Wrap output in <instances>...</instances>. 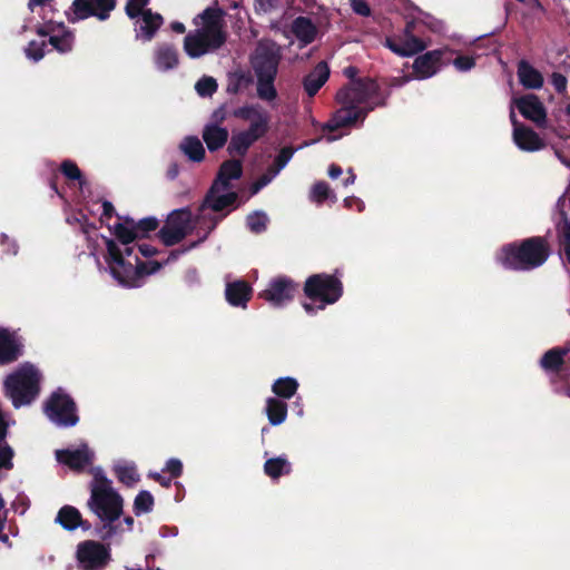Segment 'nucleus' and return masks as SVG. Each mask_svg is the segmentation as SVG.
<instances>
[{
  "mask_svg": "<svg viewBox=\"0 0 570 570\" xmlns=\"http://www.w3.org/2000/svg\"><path fill=\"white\" fill-rule=\"evenodd\" d=\"M92 481L90 482V499L88 508L101 520L99 534L102 540H108L117 534L120 529L115 522L122 514L124 499L111 487V481L105 475L101 468H91Z\"/></svg>",
  "mask_w": 570,
  "mask_h": 570,
  "instance_id": "obj_1",
  "label": "nucleus"
},
{
  "mask_svg": "<svg viewBox=\"0 0 570 570\" xmlns=\"http://www.w3.org/2000/svg\"><path fill=\"white\" fill-rule=\"evenodd\" d=\"M552 254L547 236H531L502 245L495 262L507 271L530 272L543 266Z\"/></svg>",
  "mask_w": 570,
  "mask_h": 570,
  "instance_id": "obj_2",
  "label": "nucleus"
},
{
  "mask_svg": "<svg viewBox=\"0 0 570 570\" xmlns=\"http://www.w3.org/2000/svg\"><path fill=\"white\" fill-rule=\"evenodd\" d=\"M193 23L197 29L189 31L184 38V51L189 58L196 59L214 52L226 43L227 35L219 8H206L194 18Z\"/></svg>",
  "mask_w": 570,
  "mask_h": 570,
  "instance_id": "obj_3",
  "label": "nucleus"
},
{
  "mask_svg": "<svg viewBox=\"0 0 570 570\" xmlns=\"http://www.w3.org/2000/svg\"><path fill=\"white\" fill-rule=\"evenodd\" d=\"M107 254L105 261L112 277L125 287H138L145 276L158 272L163 264L157 261L142 262L135 252L131 257H124L117 250L116 240L104 237Z\"/></svg>",
  "mask_w": 570,
  "mask_h": 570,
  "instance_id": "obj_4",
  "label": "nucleus"
},
{
  "mask_svg": "<svg viewBox=\"0 0 570 570\" xmlns=\"http://www.w3.org/2000/svg\"><path fill=\"white\" fill-rule=\"evenodd\" d=\"M303 292L312 301V303H303V308L307 314L315 315L327 305L336 303L343 296L344 287L337 272L318 273L306 278Z\"/></svg>",
  "mask_w": 570,
  "mask_h": 570,
  "instance_id": "obj_5",
  "label": "nucleus"
},
{
  "mask_svg": "<svg viewBox=\"0 0 570 570\" xmlns=\"http://www.w3.org/2000/svg\"><path fill=\"white\" fill-rule=\"evenodd\" d=\"M3 390L14 407L29 405L39 395L40 373L27 363L7 376Z\"/></svg>",
  "mask_w": 570,
  "mask_h": 570,
  "instance_id": "obj_6",
  "label": "nucleus"
},
{
  "mask_svg": "<svg viewBox=\"0 0 570 570\" xmlns=\"http://www.w3.org/2000/svg\"><path fill=\"white\" fill-rule=\"evenodd\" d=\"M43 412L58 426L70 428L79 422L77 404L62 389L50 394L43 404Z\"/></svg>",
  "mask_w": 570,
  "mask_h": 570,
  "instance_id": "obj_7",
  "label": "nucleus"
},
{
  "mask_svg": "<svg viewBox=\"0 0 570 570\" xmlns=\"http://www.w3.org/2000/svg\"><path fill=\"white\" fill-rule=\"evenodd\" d=\"M380 86L374 79L363 77L341 88L335 98L338 104L367 105L372 99L380 97Z\"/></svg>",
  "mask_w": 570,
  "mask_h": 570,
  "instance_id": "obj_8",
  "label": "nucleus"
},
{
  "mask_svg": "<svg viewBox=\"0 0 570 570\" xmlns=\"http://www.w3.org/2000/svg\"><path fill=\"white\" fill-rule=\"evenodd\" d=\"M191 213L188 208L174 210L159 229L158 237L165 246H174L180 243L189 233Z\"/></svg>",
  "mask_w": 570,
  "mask_h": 570,
  "instance_id": "obj_9",
  "label": "nucleus"
},
{
  "mask_svg": "<svg viewBox=\"0 0 570 570\" xmlns=\"http://www.w3.org/2000/svg\"><path fill=\"white\" fill-rule=\"evenodd\" d=\"M540 367L548 374H552L551 382L557 380L562 383L570 381V347L558 346L543 353L539 361Z\"/></svg>",
  "mask_w": 570,
  "mask_h": 570,
  "instance_id": "obj_10",
  "label": "nucleus"
},
{
  "mask_svg": "<svg viewBox=\"0 0 570 570\" xmlns=\"http://www.w3.org/2000/svg\"><path fill=\"white\" fill-rule=\"evenodd\" d=\"M299 285L287 276L272 278L268 286L259 293V297L274 307H283L298 294Z\"/></svg>",
  "mask_w": 570,
  "mask_h": 570,
  "instance_id": "obj_11",
  "label": "nucleus"
},
{
  "mask_svg": "<svg viewBox=\"0 0 570 570\" xmlns=\"http://www.w3.org/2000/svg\"><path fill=\"white\" fill-rule=\"evenodd\" d=\"M342 107L336 110L332 118L328 120L326 128L330 131H336L341 128H346L355 125L356 122H363L367 117L368 112L374 110L376 106H384L385 99L382 98L373 106H354L352 104H341Z\"/></svg>",
  "mask_w": 570,
  "mask_h": 570,
  "instance_id": "obj_12",
  "label": "nucleus"
},
{
  "mask_svg": "<svg viewBox=\"0 0 570 570\" xmlns=\"http://www.w3.org/2000/svg\"><path fill=\"white\" fill-rule=\"evenodd\" d=\"M77 560L83 570H102L110 561V550L98 541L87 540L78 544Z\"/></svg>",
  "mask_w": 570,
  "mask_h": 570,
  "instance_id": "obj_13",
  "label": "nucleus"
},
{
  "mask_svg": "<svg viewBox=\"0 0 570 570\" xmlns=\"http://www.w3.org/2000/svg\"><path fill=\"white\" fill-rule=\"evenodd\" d=\"M415 21H407L404 28L403 37H386L385 46L400 57H411L422 52L426 43L414 35Z\"/></svg>",
  "mask_w": 570,
  "mask_h": 570,
  "instance_id": "obj_14",
  "label": "nucleus"
},
{
  "mask_svg": "<svg viewBox=\"0 0 570 570\" xmlns=\"http://www.w3.org/2000/svg\"><path fill=\"white\" fill-rule=\"evenodd\" d=\"M281 56L274 48L259 43L252 57L250 63L257 79L276 78Z\"/></svg>",
  "mask_w": 570,
  "mask_h": 570,
  "instance_id": "obj_15",
  "label": "nucleus"
},
{
  "mask_svg": "<svg viewBox=\"0 0 570 570\" xmlns=\"http://www.w3.org/2000/svg\"><path fill=\"white\" fill-rule=\"evenodd\" d=\"M95 454L87 444H82L78 449H62L56 451V460L68 466L70 470L80 473L90 465Z\"/></svg>",
  "mask_w": 570,
  "mask_h": 570,
  "instance_id": "obj_16",
  "label": "nucleus"
},
{
  "mask_svg": "<svg viewBox=\"0 0 570 570\" xmlns=\"http://www.w3.org/2000/svg\"><path fill=\"white\" fill-rule=\"evenodd\" d=\"M446 50L436 49L428 51L415 58L413 72L417 79H428L434 76L448 61L443 60Z\"/></svg>",
  "mask_w": 570,
  "mask_h": 570,
  "instance_id": "obj_17",
  "label": "nucleus"
},
{
  "mask_svg": "<svg viewBox=\"0 0 570 570\" xmlns=\"http://www.w3.org/2000/svg\"><path fill=\"white\" fill-rule=\"evenodd\" d=\"M513 102L525 119L533 121L538 126L546 122L547 111L538 96L528 94L515 98Z\"/></svg>",
  "mask_w": 570,
  "mask_h": 570,
  "instance_id": "obj_18",
  "label": "nucleus"
},
{
  "mask_svg": "<svg viewBox=\"0 0 570 570\" xmlns=\"http://www.w3.org/2000/svg\"><path fill=\"white\" fill-rule=\"evenodd\" d=\"M23 353V344L14 332L0 327V365L16 362Z\"/></svg>",
  "mask_w": 570,
  "mask_h": 570,
  "instance_id": "obj_19",
  "label": "nucleus"
},
{
  "mask_svg": "<svg viewBox=\"0 0 570 570\" xmlns=\"http://www.w3.org/2000/svg\"><path fill=\"white\" fill-rule=\"evenodd\" d=\"M295 149L291 146L283 147L278 155L275 157L273 164L267 168L266 173L259 176L252 185V194L258 193L263 187L268 185L274 177L288 164L292 159Z\"/></svg>",
  "mask_w": 570,
  "mask_h": 570,
  "instance_id": "obj_20",
  "label": "nucleus"
},
{
  "mask_svg": "<svg viewBox=\"0 0 570 570\" xmlns=\"http://www.w3.org/2000/svg\"><path fill=\"white\" fill-rule=\"evenodd\" d=\"M222 190V187L212 185L207 190L198 210L204 212L205 209H212L215 213H219L227 207L234 206L237 203L238 194L236 191H228L226 194L219 195Z\"/></svg>",
  "mask_w": 570,
  "mask_h": 570,
  "instance_id": "obj_21",
  "label": "nucleus"
},
{
  "mask_svg": "<svg viewBox=\"0 0 570 570\" xmlns=\"http://www.w3.org/2000/svg\"><path fill=\"white\" fill-rule=\"evenodd\" d=\"M330 67L326 61H320L304 78L303 87L308 97H314L330 78Z\"/></svg>",
  "mask_w": 570,
  "mask_h": 570,
  "instance_id": "obj_22",
  "label": "nucleus"
},
{
  "mask_svg": "<svg viewBox=\"0 0 570 570\" xmlns=\"http://www.w3.org/2000/svg\"><path fill=\"white\" fill-rule=\"evenodd\" d=\"M154 62L158 70L169 71L178 67L179 53L173 43H158L154 51Z\"/></svg>",
  "mask_w": 570,
  "mask_h": 570,
  "instance_id": "obj_23",
  "label": "nucleus"
},
{
  "mask_svg": "<svg viewBox=\"0 0 570 570\" xmlns=\"http://www.w3.org/2000/svg\"><path fill=\"white\" fill-rule=\"evenodd\" d=\"M114 235L116 239L122 245V248L117 244L118 253L125 257H131L136 252V240H138L137 230L126 226L125 224H115Z\"/></svg>",
  "mask_w": 570,
  "mask_h": 570,
  "instance_id": "obj_24",
  "label": "nucleus"
},
{
  "mask_svg": "<svg viewBox=\"0 0 570 570\" xmlns=\"http://www.w3.org/2000/svg\"><path fill=\"white\" fill-rule=\"evenodd\" d=\"M513 140L524 151H538L546 147L543 139L527 126L513 129Z\"/></svg>",
  "mask_w": 570,
  "mask_h": 570,
  "instance_id": "obj_25",
  "label": "nucleus"
},
{
  "mask_svg": "<svg viewBox=\"0 0 570 570\" xmlns=\"http://www.w3.org/2000/svg\"><path fill=\"white\" fill-rule=\"evenodd\" d=\"M243 175V164L240 159H229L222 163L217 176L212 185L222 187V189L230 188L232 179H239Z\"/></svg>",
  "mask_w": 570,
  "mask_h": 570,
  "instance_id": "obj_26",
  "label": "nucleus"
},
{
  "mask_svg": "<svg viewBox=\"0 0 570 570\" xmlns=\"http://www.w3.org/2000/svg\"><path fill=\"white\" fill-rule=\"evenodd\" d=\"M56 522L68 531L76 530L79 527L89 530L91 527L89 521L83 520L79 510L72 505H63L57 513Z\"/></svg>",
  "mask_w": 570,
  "mask_h": 570,
  "instance_id": "obj_27",
  "label": "nucleus"
},
{
  "mask_svg": "<svg viewBox=\"0 0 570 570\" xmlns=\"http://www.w3.org/2000/svg\"><path fill=\"white\" fill-rule=\"evenodd\" d=\"M517 75L519 82L525 89H541L543 86L542 73L524 59L518 62Z\"/></svg>",
  "mask_w": 570,
  "mask_h": 570,
  "instance_id": "obj_28",
  "label": "nucleus"
},
{
  "mask_svg": "<svg viewBox=\"0 0 570 570\" xmlns=\"http://www.w3.org/2000/svg\"><path fill=\"white\" fill-rule=\"evenodd\" d=\"M202 137L210 153L222 149L228 141L229 132L225 127L215 124L205 125Z\"/></svg>",
  "mask_w": 570,
  "mask_h": 570,
  "instance_id": "obj_29",
  "label": "nucleus"
},
{
  "mask_svg": "<svg viewBox=\"0 0 570 570\" xmlns=\"http://www.w3.org/2000/svg\"><path fill=\"white\" fill-rule=\"evenodd\" d=\"M140 17L141 20L136 37L144 41H150L163 26L164 18L160 13L153 12L150 9H146Z\"/></svg>",
  "mask_w": 570,
  "mask_h": 570,
  "instance_id": "obj_30",
  "label": "nucleus"
},
{
  "mask_svg": "<svg viewBox=\"0 0 570 570\" xmlns=\"http://www.w3.org/2000/svg\"><path fill=\"white\" fill-rule=\"evenodd\" d=\"M225 295L230 305L244 307L252 297V287L245 281L228 283Z\"/></svg>",
  "mask_w": 570,
  "mask_h": 570,
  "instance_id": "obj_31",
  "label": "nucleus"
},
{
  "mask_svg": "<svg viewBox=\"0 0 570 570\" xmlns=\"http://www.w3.org/2000/svg\"><path fill=\"white\" fill-rule=\"evenodd\" d=\"M557 206L559 207L560 222L558 224L559 242L563 248L566 258L570 264V219L564 210V199L559 198Z\"/></svg>",
  "mask_w": 570,
  "mask_h": 570,
  "instance_id": "obj_32",
  "label": "nucleus"
},
{
  "mask_svg": "<svg viewBox=\"0 0 570 570\" xmlns=\"http://www.w3.org/2000/svg\"><path fill=\"white\" fill-rule=\"evenodd\" d=\"M292 31L304 45L312 43L317 35V29L313 21L307 17H297L292 24Z\"/></svg>",
  "mask_w": 570,
  "mask_h": 570,
  "instance_id": "obj_33",
  "label": "nucleus"
},
{
  "mask_svg": "<svg viewBox=\"0 0 570 570\" xmlns=\"http://www.w3.org/2000/svg\"><path fill=\"white\" fill-rule=\"evenodd\" d=\"M288 406L284 400L268 397L266 400L265 413L272 425H279L286 421Z\"/></svg>",
  "mask_w": 570,
  "mask_h": 570,
  "instance_id": "obj_34",
  "label": "nucleus"
},
{
  "mask_svg": "<svg viewBox=\"0 0 570 570\" xmlns=\"http://www.w3.org/2000/svg\"><path fill=\"white\" fill-rule=\"evenodd\" d=\"M72 11L75 17L69 18V21L73 23L78 20H83L89 17H97L99 19V14L102 9L101 7H97L95 1L91 2L89 0H73Z\"/></svg>",
  "mask_w": 570,
  "mask_h": 570,
  "instance_id": "obj_35",
  "label": "nucleus"
},
{
  "mask_svg": "<svg viewBox=\"0 0 570 570\" xmlns=\"http://www.w3.org/2000/svg\"><path fill=\"white\" fill-rule=\"evenodd\" d=\"M298 386V382L294 377H279L273 383L272 392L279 400H288L296 394Z\"/></svg>",
  "mask_w": 570,
  "mask_h": 570,
  "instance_id": "obj_36",
  "label": "nucleus"
},
{
  "mask_svg": "<svg viewBox=\"0 0 570 570\" xmlns=\"http://www.w3.org/2000/svg\"><path fill=\"white\" fill-rule=\"evenodd\" d=\"M292 471L291 463L285 456H276L265 461L264 472L272 479H278L284 474H289Z\"/></svg>",
  "mask_w": 570,
  "mask_h": 570,
  "instance_id": "obj_37",
  "label": "nucleus"
},
{
  "mask_svg": "<svg viewBox=\"0 0 570 570\" xmlns=\"http://www.w3.org/2000/svg\"><path fill=\"white\" fill-rule=\"evenodd\" d=\"M59 29H62L61 36H50L48 42L52 46L53 49L59 51L60 53H67L72 50L75 35L72 31L67 30L65 28L63 22L57 24Z\"/></svg>",
  "mask_w": 570,
  "mask_h": 570,
  "instance_id": "obj_38",
  "label": "nucleus"
},
{
  "mask_svg": "<svg viewBox=\"0 0 570 570\" xmlns=\"http://www.w3.org/2000/svg\"><path fill=\"white\" fill-rule=\"evenodd\" d=\"M180 149L191 161L199 163L205 158V148L196 136L186 137L180 144Z\"/></svg>",
  "mask_w": 570,
  "mask_h": 570,
  "instance_id": "obj_39",
  "label": "nucleus"
},
{
  "mask_svg": "<svg viewBox=\"0 0 570 570\" xmlns=\"http://www.w3.org/2000/svg\"><path fill=\"white\" fill-rule=\"evenodd\" d=\"M269 129V116L266 111L250 121L249 127L243 130L254 142L264 137Z\"/></svg>",
  "mask_w": 570,
  "mask_h": 570,
  "instance_id": "obj_40",
  "label": "nucleus"
},
{
  "mask_svg": "<svg viewBox=\"0 0 570 570\" xmlns=\"http://www.w3.org/2000/svg\"><path fill=\"white\" fill-rule=\"evenodd\" d=\"M254 141L244 132L234 134L229 140L227 151L232 156L244 157Z\"/></svg>",
  "mask_w": 570,
  "mask_h": 570,
  "instance_id": "obj_41",
  "label": "nucleus"
},
{
  "mask_svg": "<svg viewBox=\"0 0 570 570\" xmlns=\"http://www.w3.org/2000/svg\"><path fill=\"white\" fill-rule=\"evenodd\" d=\"M309 199L321 205L327 199H331L332 203H335L337 198L336 195L331 190L328 184L324 180H320L313 185Z\"/></svg>",
  "mask_w": 570,
  "mask_h": 570,
  "instance_id": "obj_42",
  "label": "nucleus"
},
{
  "mask_svg": "<svg viewBox=\"0 0 570 570\" xmlns=\"http://www.w3.org/2000/svg\"><path fill=\"white\" fill-rule=\"evenodd\" d=\"M60 171L68 180L77 181L80 189L86 186L87 180L73 160L65 159L60 164Z\"/></svg>",
  "mask_w": 570,
  "mask_h": 570,
  "instance_id": "obj_43",
  "label": "nucleus"
},
{
  "mask_svg": "<svg viewBox=\"0 0 570 570\" xmlns=\"http://www.w3.org/2000/svg\"><path fill=\"white\" fill-rule=\"evenodd\" d=\"M114 472L119 482L127 487H132L139 481V475L134 465H116Z\"/></svg>",
  "mask_w": 570,
  "mask_h": 570,
  "instance_id": "obj_44",
  "label": "nucleus"
},
{
  "mask_svg": "<svg viewBox=\"0 0 570 570\" xmlns=\"http://www.w3.org/2000/svg\"><path fill=\"white\" fill-rule=\"evenodd\" d=\"M154 497L149 491L142 490L140 491L134 501V512L136 515H140L142 513H148L154 508Z\"/></svg>",
  "mask_w": 570,
  "mask_h": 570,
  "instance_id": "obj_45",
  "label": "nucleus"
},
{
  "mask_svg": "<svg viewBox=\"0 0 570 570\" xmlns=\"http://www.w3.org/2000/svg\"><path fill=\"white\" fill-rule=\"evenodd\" d=\"M276 78L257 79V96L262 100L272 101L277 97V90L274 86Z\"/></svg>",
  "mask_w": 570,
  "mask_h": 570,
  "instance_id": "obj_46",
  "label": "nucleus"
},
{
  "mask_svg": "<svg viewBox=\"0 0 570 570\" xmlns=\"http://www.w3.org/2000/svg\"><path fill=\"white\" fill-rule=\"evenodd\" d=\"M195 88L200 97H210L217 91L218 85L213 77L204 76L196 82Z\"/></svg>",
  "mask_w": 570,
  "mask_h": 570,
  "instance_id": "obj_47",
  "label": "nucleus"
},
{
  "mask_svg": "<svg viewBox=\"0 0 570 570\" xmlns=\"http://www.w3.org/2000/svg\"><path fill=\"white\" fill-rule=\"evenodd\" d=\"M250 82L252 78L249 75H246L245 72H236L229 77L227 91L230 94H237Z\"/></svg>",
  "mask_w": 570,
  "mask_h": 570,
  "instance_id": "obj_48",
  "label": "nucleus"
},
{
  "mask_svg": "<svg viewBox=\"0 0 570 570\" xmlns=\"http://www.w3.org/2000/svg\"><path fill=\"white\" fill-rule=\"evenodd\" d=\"M262 112H264V110H262L258 106L247 105V106H243V107L234 109L233 116L235 118H238L242 120H246V121L250 120L252 121Z\"/></svg>",
  "mask_w": 570,
  "mask_h": 570,
  "instance_id": "obj_49",
  "label": "nucleus"
},
{
  "mask_svg": "<svg viewBox=\"0 0 570 570\" xmlns=\"http://www.w3.org/2000/svg\"><path fill=\"white\" fill-rule=\"evenodd\" d=\"M46 46V41L31 40L24 49L26 56L37 62L45 57Z\"/></svg>",
  "mask_w": 570,
  "mask_h": 570,
  "instance_id": "obj_50",
  "label": "nucleus"
},
{
  "mask_svg": "<svg viewBox=\"0 0 570 570\" xmlns=\"http://www.w3.org/2000/svg\"><path fill=\"white\" fill-rule=\"evenodd\" d=\"M150 0H127L125 12L130 19L138 18L146 10Z\"/></svg>",
  "mask_w": 570,
  "mask_h": 570,
  "instance_id": "obj_51",
  "label": "nucleus"
},
{
  "mask_svg": "<svg viewBox=\"0 0 570 570\" xmlns=\"http://www.w3.org/2000/svg\"><path fill=\"white\" fill-rule=\"evenodd\" d=\"M266 215L263 213H255L247 216L246 223L248 228L254 233H262L266 228Z\"/></svg>",
  "mask_w": 570,
  "mask_h": 570,
  "instance_id": "obj_52",
  "label": "nucleus"
},
{
  "mask_svg": "<svg viewBox=\"0 0 570 570\" xmlns=\"http://www.w3.org/2000/svg\"><path fill=\"white\" fill-rule=\"evenodd\" d=\"M158 227V220L155 217H146L137 222L136 230L138 238H144L149 232L156 230Z\"/></svg>",
  "mask_w": 570,
  "mask_h": 570,
  "instance_id": "obj_53",
  "label": "nucleus"
},
{
  "mask_svg": "<svg viewBox=\"0 0 570 570\" xmlns=\"http://www.w3.org/2000/svg\"><path fill=\"white\" fill-rule=\"evenodd\" d=\"M41 19L43 20V24L41 26H38L36 28V32L37 35H39L40 37H47V36H51L52 32L56 31V29H58L57 24L52 18H47V14L43 13L41 16Z\"/></svg>",
  "mask_w": 570,
  "mask_h": 570,
  "instance_id": "obj_54",
  "label": "nucleus"
},
{
  "mask_svg": "<svg viewBox=\"0 0 570 570\" xmlns=\"http://www.w3.org/2000/svg\"><path fill=\"white\" fill-rule=\"evenodd\" d=\"M226 215H227V213H226V214H224V215H222L220 217H218V216H209V217H206L205 215H202V216L199 215V216H198L199 224H202V225H206V226H207V232H206V234L204 235V237L199 239V242L205 240V239L207 238L208 234H209V233H212V232L216 228V226L218 225V223H219V222L222 220V218H224Z\"/></svg>",
  "mask_w": 570,
  "mask_h": 570,
  "instance_id": "obj_55",
  "label": "nucleus"
},
{
  "mask_svg": "<svg viewBox=\"0 0 570 570\" xmlns=\"http://www.w3.org/2000/svg\"><path fill=\"white\" fill-rule=\"evenodd\" d=\"M550 81L559 95L567 92L568 79L561 72H553L551 75Z\"/></svg>",
  "mask_w": 570,
  "mask_h": 570,
  "instance_id": "obj_56",
  "label": "nucleus"
},
{
  "mask_svg": "<svg viewBox=\"0 0 570 570\" xmlns=\"http://www.w3.org/2000/svg\"><path fill=\"white\" fill-rule=\"evenodd\" d=\"M164 472H167L170 474L171 480L179 478L183 474V463L179 459H169L166 462V466L164 469Z\"/></svg>",
  "mask_w": 570,
  "mask_h": 570,
  "instance_id": "obj_57",
  "label": "nucleus"
},
{
  "mask_svg": "<svg viewBox=\"0 0 570 570\" xmlns=\"http://www.w3.org/2000/svg\"><path fill=\"white\" fill-rule=\"evenodd\" d=\"M453 65L460 71H468L475 66V60L473 57L461 55L453 60Z\"/></svg>",
  "mask_w": 570,
  "mask_h": 570,
  "instance_id": "obj_58",
  "label": "nucleus"
},
{
  "mask_svg": "<svg viewBox=\"0 0 570 570\" xmlns=\"http://www.w3.org/2000/svg\"><path fill=\"white\" fill-rule=\"evenodd\" d=\"M13 456L14 451L3 448L0 450V470H11L13 469Z\"/></svg>",
  "mask_w": 570,
  "mask_h": 570,
  "instance_id": "obj_59",
  "label": "nucleus"
},
{
  "mask_svg": "<svg viewBox=\"0 0 570 570\" xmlns=\"http://www.w3.org/2000/svg\"><path fill=\"white\" fill-rule=\"evenodd\" d=\"M97 7H101L102 11L99 14V20L105 21L110 17V12L116 7V0H95Z\"/></svg>",
  "mask_w": 570,
  "mask_h": 570,
  "instance_id": "obj_60",
  "label": "nucleus"
},
{
  "mask_svg": "<svg viewBox=\"0 0 570 570\" xmlns=\"http://www.w3.org/2000/svg\"><path fill=\"white\" fill-rule=\"evenodd\" d=\"M352 10L361 17H370L371 8L365 0H350Z\"/></svg>",
  "mask_w": 570,
  "mask_h": 570,
  "instance_id": "obj_61",
  "label": "nucleus"
},
{
  "mask_svg": "<svg viewBox=\"0 0 570 570\" xmlns=\"http://www.w3.org/2000/svg\"><path fill=\"white\" fill-rule=\"evenodd\" d=\"M0 244L4 246L3 252L7 254H17L18 246L14 242L10 240V238L6 234L0 235Z\"/></svg>",
  "mask_w": 570,
  "mask_h": 570,
  "instance_id": "obj_62",
  "label": "nucleus"
},
{
  "mask_svg": "<svg viewBox=\"0 0 570 570\" xmlns=\"http://www.w3.org/2000/svg\"><path fill=\"white\" fill-rule=\"evenodd\" d=\"M136 253L144 257H153L157 254L156 247L149 245V244H137L136 243Z\"/></svg>",
  "mask_w": 570,
  "mask_h": 570,
  "instance_id": "obj_63",
  "label": "nucleus"
},
{
  "mask_svg": "<svg viewBox=\"0 0 570 570\" xmlns=\"http://www.w3.org/2000/svg\"><path fill=\"white\" fill-rule=\"evenodd\" d=\"M149 478H151L153 480H155L156 482H158L161 487L164 488H170L171 485V478L170 476H164L161 475L160 473L158 472H151L149 473Z\"/></svg>",
  "mask_w": 570,
  "mask_h": 570,
  "instance_id": "obj_64",
  "label": "nucleus"
}]
</instances>
